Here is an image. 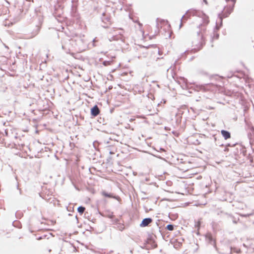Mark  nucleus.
Segmentation results:
<instances>
[{
	"mask_svg": "<svg viewBox=\"0 0 254 254\" xmlns=\"http://www.w3.org/2000/svg\"><path fill=\"white\" fill-rule=\"evenodd\" d=\"M221 134L222 135V136H223V137L225 139H227L230 138L231 137L230 133L229 131H226V130H222L221 131Z\"/></svg>",
	"mask_w": 254,
	"mask_h": 254,
	"instance_id": "13",
	"label": "nucleus"
},
{
	"mask_svg": "<svg viewBox=\"0 0 254 254\" xmlns=\"http://www.w3.org/2000/svg\"><path fill=\"white\" fill-rule=\"evenodd\" d=\"M15 216L17 218H20L21 217V214L20 213H19L18 211H17L15 213Z\"/></svg>",
	"mask_w": 254,
	"mask_h": 254,
	"instance_id": "19",
	"label": "nucleus"
},
{
	"mask_svg": "<svg viewBox=\"0 0 254 254\" xmlns=\"http://www.w3.org/2000/svg\"><path fill=\"white\" fill-rule=\"evenodd\" d=\"M46 236H47V235H43V236H40V237H37V238H36V239H37V240H42V239H44V238H46Z\"/></svg>",
	"mask_w": 254,
	"mask_h": 254,
	"instance_id": "18",
	"label": "nucleus"
},
{
	"mask_svg": "<svg viewBox=\"0 0 254 254\" xmlns=\"http://www.w3.org/2000/svg\"><path fill=\"white\" fill-rule=\"evenodd\" d=\"M152 210V209H151V208H150V209H149V210H148V209H146L145 210V212H148L149 211H150V210Z\"/></svg>",
	"mask_w": 254,
	"mask_h": 254,
	"instance_id": "27",
	"label": "nucleus"
},
{
	"mask_svg": "<svg viewBox=\"0 0 254 254\" xmlns=\"http://www.w3.org/2000/svg\"><path fill=\"white\" fill-rule=\"evenodd\" d=\"M95 221H96V219H92V220H91V221H92L93 223H95Z\"/></svg>",
	"mask_w": 254,
	"mask_h": 254,
	"instance_id": "31",
	"label": "nucleus"
},
{
	"mask_svg": "<svg viewBox=\"0 0 254 254\" xmlns=\"http://www.w3.org/2000/svg\"><path fill=\"white\" fill-rule=\"evenodd\" d=\"M145 181L146 182H148V181H149V178H145Z\"/></svg>",
	"mask_w": 254,
	"mask_h": 254,
	"instance_id": "26",
	"label": "nucleus"
},
{
	"mask_svg": "<svg viewBox=\"0 0 254 254\" xmlns=\"http://www.w3.org/2000/svg\"><path fill=\"white\" fill-rule=\"evenodd\" d=\"M14 223H15V222H12V224H13V225H14Z\"/></svg>",
	"mask_w": 254,
	"mask_h": 254,
	"instance_id": "41",
	"label": "nucleus"
},
{
	"mask_svg": "<svg viewBox=\"0 0 254 254\" xmlns=\"http://www.w3.org/2000/svg\"><path fill=\"white\" fill-rule=\"evenodd\" d=\"M153 222V219L151 217H147L142 219V221L139 224L140 227L143 228L147 227L150 224Z\"/></svg>",
	"mask_w": 254,
	"mask_h": 254,
	"instance_id": "5",
	"label": "nucleus"
},
{
	"mask_svg": "<svg viewBox=\"0 0 254 254\" xmlns=\"http://www.w3.org/2000/svg\"><path fill=\"white\" fill-rule=\"evenodd\" d=\"M85 210V207L83 206L80 205L77 208V212L80 215H82Z\"/></svg>",
	"mask_w": 254,
	"mask_h": 254,
	"instance_id": "14",
	"label": "nucleus"
},
{
	"mask_svg": "<svg viewBox=\"0 0 254 254\" xmlns=\"http://www.w3.org/2000/svg\"><path fill=\"white\" fill-rule=\"evenodd\" d=\"M160 177L162 178L163 177V176L162 175H160Z\"/></svg>",
	"mask_w": 254,
	"mask_h": 254,
	"instance_id": "38",
	"label": "nucleus"
},
{
	"mask_svg": "<svg viewBox=\"0 0 254 254\" xmlns=\"http://www.w3.org/2000/svg\"><path fill=\"white\" fill-rule=\"evenodd\" d=\"M250 160L251 162H253V160H252V159H251V160Z\"/></svg>",
	"mask_w": 254,
	"mask_h": 254,
	"instance_id": "34",
	"label": "nucleus"
},
{
	"mask_svg": "<svg viewBox=\"0 0 254 254\" xmlns=\"http://www.w3.org/2000/svg\"><path fill=\"white\" fill-rule=\"evenodd\" d=\"M227 2H229V7H225L224 9V14L225 16H227L233 10L236 0H226Z\"/></svg>",
	"mask_w": 254,
	"mask_h": 254,
	"instance_id": "3",
	"label": "nucleus"
},
{
	"mask_svg": "<svg viewBox=\"0 0 254 254\" xmlns=\"http://www.w3.org/2000/svg\"><path fill=\"white\" fill-rule=\"evenodd\" d=\"M166 184L169 186H171L172 185V182L171 181H168L166 182Z\"/></svg>",
	"mask_w": 254,
	"mask_h": 254,
	"instance_id": "21",
	"label": "nucleus"
},
{
	"mask_svg": "<svg viewBox=\"0 0 254 254\" xmlns=\"http://www.w3.org/2000/svg\"><path fill=\"white\" fill-rule=\"evenodd\" d=\"M90 229H92L93 231H94V228H93V227H92L90 226Z\"/></svg>",
	"mask_w": 254,
	"mask_h": 254,
	"instance_id": "32",
	"label": "nucleus"
},
{
	"mask_svg": "<svg viewBox=\"0 0 254 254\" xmlns=\"http://www.w3.org/2000/svg\"><path fill=\"white\" fill-rule=\"evenodd\" d=\"M195 227L197 228L198 230L199 229L200 227V222L198 221L195 224Z\"/></svg>",
	"mask_w": 254,
	"mask_h": 254,
	"instance_id": "17",
	"label": "nucleus"
},
{
	"mask_svg": "<svg viewBox=\"0 0 254 254\" xmlns=\"http://www.w3.org/2000/svg\"><path fill=\"white\" fill-rule=\"evenodd\" d=\"M165 162V164L164 165V166L167 164L169 165H173L176 168H177L178 169L185 172H187L188 170H189L190 168L188 166V165H185L184 166L183 164H186L187 163L186 162H181L180 163H179V160H174V162H169L167 160H164ZM191 162L190 161H188L187 162L188 165H189L190 164Z\"/></svg>",
	"mask_w": 254,
	"mask_h": 254,
	"instance_id": "1",
	"label": "nucleus"
},
{
	"mask_svg": "<svg viewBox=\"0 0 254 254\" xmlns=\"http://www.w3.org/2000/svg\"><path fill=\"white\" fill-rule=\"evenodd\" d=\"M147 239L151 245V247L153 249L157 247V244L156 243L154 238L152 234L148 233Z\"/></svg>",
	"mask_w": 254,
	"mask_h": 254,
	"instance_id": "7",
	"label": "nucleus"
},
{
	"mask_svg": "<svg viewBox=\"0 0 254 254\" xmlns=\"http://www.w3.org/2000/svg\"><path fill=\"white\" fill-rule=\"evenodd\" d=\"M106 162H105L103 160H99L98 162L95 163V166L100 170L107 169L109 165L112 163L110 162V160H106Z\"/></svg>",
	"mask_w": 254,
	"mask_h": 254,
	"instance_id": "2",
	"label": "nucleus"
},
{
	"mask_svg": "<svg viewBox=\"0 0 254 254\" xmlns=\"http://www.w3.org/2000/svg\"><path fill=\"white\" fill-rule=\"evenodd\" d=\"M119 227V230L120 231H123L125 228L124 226L123 225H121V224L120 225Z\"/></svg>",
	"mask_w": 254,
	"mask_h": 254,
	"instance_id": "20",
	"label": "nucleus"
},
{
	"mask_svg": "<svg viewBox=\"0 0 254 254\" xmlns=\"http://www.w3.org/2000/svg\"><path fill=\"white\" fill-rule=\"evenodd\" d=\"M217 164H221L222 166H224L225 167H231L233 168L236 165L234 163H230L228 161H226L224 160H221V161L216 162Z\"/></svg>",
	"mask_w": 254,
	"mask_h": 254,
	"instance_id": "8",
	"label": "nucleus"
},
{
	"mask_svg": "<svg viewBox=\"0 0 254 254\" xmlns=\"http://www.w3.org/2000/svg\"><path fill=\"white\" fill-rule=\"evenodd\" d=\"M197 235H200V233L199 232V230L197 229V232H196Z\"/></svg>",
	"mask_w": 254,
	"mask_h": 254,
	"instance_id": "24",
	"label": "nucleus"
},
{
	"mask_svg": "<svg viewBox=\"0 0 254 254\" xmlns=\"http://www.w3.org/2000/svg\"><path fill=\"white\" fill-rule=\"evenodd\" d=\"M203 0V1L205 2V3L206 4H208V2H207V0Z\"/></svg>",
	"mask_w": 254,
	"mask_h": 254,
	"instance_id": "28",
	"label": "nucleus"
},
{
	"mask_svg": "<svg viewBox=\"0 0 254 254\" xmlns=\"http://www.w3.org/2000/svg\"><path fill=\"white\" fill-rule=\"evenodd\" d=\"M116 221L117 222H118L119 221V220L118 219H116Z\"/></svg>",
	"mask_w": 254,
	"mask_h": 254,
	"instance_id": "33",
	"label": "nucleus"
},
{
	"mask_svg": "<svg viewBox=\"0 0 254 254\" xmlns=\"http://www.w3.org/2000/svg\"><path fill=\"white\" fill-rule=\"evenodd\" d=\"M68 215L70 216V215H71V214L70 213H69Z\"/></svg>",
	"mask_w": 254,
	"mask_h": 254,
	"instance_id": "39",
	"label": "nucleus"
},
{
	"mask_svg": "<svg viewBox=\"0 0 254 254\" xmlns=\"http://www.w3.org/2000/svg\"><path fill=\"white\" fill-rule=\"evenodd\" d=\"M205 241L207 243L212 245L215 249L217 250V248L216 245L215 240L213 238L212 234L210 233H207L205 235Z\"/></svg>",
	"mask_w": 254,
	"mask_h": 254,
	"instance_id": "4",
	"label": "nucleus"
},
{
	"mask_svg": "<svg viewBox=\"0 0 254 254\" xmlns=\"http://www.w3.org/2000/svg\"><path fill=\"white\" fill-rule=\"evenodd\" d=\"M114 215H113V213H112L111 214H110L108 215V217L110 218V219H112L114 217Z\"/></svg>",
	"mask_w": 254,
	"mask_h": 254,
	"instance_id": "23",
	"label": "nucleus"
},
{
	"mask_svg": "<svg viewBox=\"0 0 254 254\" xmlns=\"http://www.w3.org/2000/svg\"><path fill=\"white\" fill-rule=\"evenodd\" d=\"M67 211H70V209H68V208H67Z\"/></svg>",
	"mask_w": 254,
	"mask_h": 254,
	"instance_id": "35",
	"label": "nucleus"
},
{
	"mask_svg": "<svg viewBox=\"0 0 254 254\" xmlns=\"http://www.w3.org/2000/svg\"><path fill=\"white\" fill-rule=\"evenodd\" d=\"M101 194L105 197L110 198H114L117 200H119V199H120V197L119 196L115 195L113 193L108 192L105 190L102 191Z\"/></svg>",
	"mask_w": 254,
	"mask_h": 254,
	"instance_id": "6",
	"label": "nucleus"
},
{
	"mask_svg": "<svg viewBox=\"0 0 254 254\" xmlns=\"http://www.w3.org/2000/svg\"><path fill=\"white\" fill-rule=\"evenodd\" d=\"M175 227V225L172 224H169L166 226V229L169 231H173Z\"/></svg>",
	"mask_w": 254,
	"mask_h": 254,
	"instance_id": "15",
	"label": "nucleus"
},
{
	"mask_svg": "<svg viewBox=\"0 0 254 254\" xmlns=\"http://www.w3.org/2000/svg\"><path fill=\"white\" fill-rule=\"evenodd\" d=\"M243 246H244V247H246V245H245V244H243Z\"/></svg>",
	"mask_w": 254,
	"mask_h": 254,
	"instance_id": "40",
	"label": "nucleus"
},
{
	"mask_svg": "<svg viewBox=\"0 0 254 254\" xmlns=\"http://www.w3.org/2000/svg\"><path fill=\"white\" fill-rule=\"evenodd\" d=\"M210 85H211V86H213V84H209Z\"/></svg>",
	"mask_w": 254,
	"mask_h": 254,
	"instance_id": "37",
	"label": "nucleus"
},
{
	"mask_svg": "<svg viewBox=\"0 0 254 254\" xmlns=\"http://www.w3.org/2000/svg\"><path fill=\"white\" fill-rule=\"evenodd\" d=\"M141 248L142 249H146L148 250V249L146 248V245H144V246H143V247H141Z\"/></svg>",
	"mask_w": 254,
	"mask_h": 254,
	"instance_id": "25",
	"label": "nucleus"
},
{
	"mask_svg": "<svg viewBox=\"0 0 254 254\" xmlns=\"http://www.w3.org/2000/svg\"><path fill=\"white\" fill-rule=\"evenodd\" d=\"M149 241L148 240L147 238L144 241V245H146L148 244H149Z\"/></svg>",
	"mask_w": 254,
	"mask_h": 254,
	"instance_id": "22",
	"label": "nucleus"
},
{
	"mask_svg": "<svg viewBox=\"0 0 254 254\" xmlns=\"http://www.w3.org/2000/svg\"><path fill=\"white\" fill-rule=\"evenodd\" d=\"M15 227H18V228H20V227L18 226H15Z\"/></svg>",
	"mask_w": 254,
	"mask_h": 254,
	"instance_id": "36",
	"label": "nucleus"
},
{
	"mask_svg": "<svg viewBox=\"0 0 254 254\" xmlns=\"http://www.w3.org/2000/svg\"><path fill=\"white\" fill-rule=\"evenodd\" d=\"M133 174L134 176H136L137 175V173L135 172H133Z\"/></svg>",
	"mask_w": 254,
	"mask_h": 254,
	"instance_id": "29",
	"label": "nucleus"
},
{
	"mask_svg": "<svg viewBox=\"0 0 254 254\" xmlns=\"http://www.w3.org/2000/svg\"><path fill=\"white\" fill-rule=\"evenodd\" d=\"M75 218L77 220V222L78 223V218H77V215L75 216Z\"/></svg>",
	"mask_w": 254,
	"mask_h": 254,
	"instance_id": "30",
	"label": "nucleus"
},
{
	"mask_svg": "<svg viewBox=\"0 0 254 254\" xmlns=\"http://www.w3.org/2000/svg\"><path fill=\"white\" fill-rule=\"evenodd\" d=\"M51 251V250H49V252H50Z\"/></svg>",
	"mask_w": 254,
	"mask_h": 254,
	"instance_id": "42",
	"label": "nucleus"
},
{
	"mask_svg": "<svg viewBox=\"0 0 254 254\" xmlns=\"http://www.w3.org/2000/svg\"><path fill=\"white\" fill-rule=\"evenodd\" d=\"M232 251H233V252H234L235 253H236L237 254H240L241 252V250L240 249H237V248H235L234 249H232V248L231 247L230 248V252L229 254H231L232 253Z\"/></svg>",
	"mask_w": 254,
	"mask_h": 254,
	"instance_id": "16",
	"label": "nucleus"
},
{
	"mask_svg": "<svg viewBox=\"0 0 254 254\" xmlns=\"http://www.w3.org/2000/svg\"><path fill=\"white\" fill-rule=\"evenodd\" d=\"M115 57H113L112 58V60H111L110 61H104L103 62V64L104 66H109V65H112V64H113L115 63Z\"/></svg>",
	"mask_w": 254,
	"mask_h": 254,
	"instance_id": "12",
	"label": "nucleus"
},
{
	"mask_svg": "<svg viewBox=\"0 0 254 254\" xmlns=\"http://www.w3.org/2000/svg\"><path fill=\"white\" fill-rule=\"evenodd\" d=\"M100 113V110L97 105L94 106L91 109V114L92 116L96 117Z\"/></svg>",
	"mask_w": 254,
	"mask_h": 254,
	"instance_id": "10",
	"label": "nucleus"
},
{
	"mask_svg": "<svg viewBox=\"0 0 254 254\" xmlns=\"http://www.w3.org/2000/svg\"><path fill=\"white\" fill-rule=\"evenodd\" d=\"M221 213H223L224 216H226L228 218L229 220L232 221V220L233 223L235 224L237 223L238 220H239V218H236L233 217L232 216V215L230 214H228L227 213H223L222 211H221Z\"/></svg>",
	"mask_w": 254,
	"mask_h": 254,
	"instance_id": "9",
	"label": "nucleus"
},
{
	"mask_svg": "<svg viewBox=\"0 0 254 254\" xmlns=\"http://www.w3.org/2000/svg\"><path fill=\"white\" fill-rule=\"evenodd\" d=\"M202 18L203 20V23L200 24V26H205L208 24L209 22V17L207 15H205V14H203Z\"/></svg>",
	"mask_w": 254,
	"mask_h": 254,
	"instance_id": "11",
	"label": "nucleus"
}]
</instances>
